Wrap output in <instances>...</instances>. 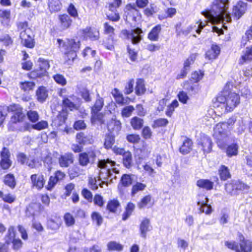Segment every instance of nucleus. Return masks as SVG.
Masks as SVG:
<instances>
[{"label": "nucleus", "mask_w": 252, "mask_h": 252, "mask_svg": "<svg viewBox=\"0 0 252 252\" xmlns=\"http://www.w3.org/2000/svg\"><path fill=\"white\" fill-rule=\"evenodd\" d=\"M53 78L57 84L62 86L66 84V80L63 75L56 74L53 76Z\"/></svg>", "instance_id": "obj_48"}, {"label": "nucleus", "mask_w": 252, "mask_h": 252, "mask_svg": "<svg viewBox=\"0 0 252 252\" xmlns=\"http://www.w3.org/2000/svg\"><path fill=\"white\" fill-rule=\"evenodd\" d=\"M11 11L9 9H0V19L1 23L7 26L10 20Z\"/></svg>", "instance_id": "obj_23"}, {"label": "nucleus", "mask_w": 252, "mask_h": 252, "mask_svg": "<svg viewBox=\"0 0 252 252\" xmlns=\"http://www.w3.org/2000/svg\"><path fill=\"white\" fill-rule=\"evenodd\" d=\"M134 83V80L131 79L126 83L125 86L124 93L128 94H131L133 91V85Z\"/></svg>", "instance_id": "obj_52"}, {"label": "nucleus", "mask_w": 252, "mask_h": 252, "mask_svg": "<svg viewBox=\"0 0 252 252\" xmlns=\"http://www.w3.org/2000/svg\"><path fill=\"white\" fill-rule=\"evenodd\" d=\"M73 162V155L72 153H65L59 158V163L62 167H67Z\"/></svg>", "instance_id": "obj_16"}, {"label": "nucleus", "mask_w": 252, "mask_h": 252, "mask_svg": "<svg viewBox=\"0 0 252 252\" xmlns=\"http://www.w3.org/2000/svg\"><path fill=\"white\" fill-rule=\"evenodd\" d=\"M197 144L204 153H210L212 150L213 143L211 138L205 134L201 135Z\"/></svg>", "instance_id": "obj_8"}, {"label": "nucleus", "mask_w": 252, "mask_h": 252, "mask_svg": "<svg viewBox=\"0 0 252 252\" xmlns=\"http://www.w3.org/2000/svg\"><path fill=\"white\" fill-rule=\"evenodd\" d=\"M143 33L142 30L140 28H136L130 30H123L122 31L121 35L124 39L130 40L132 43L136 44L142 39L141 34Z\"/></svg>", "instance_id": "obj_5"}, {"label": "nucleus", "mask_w": 252, "mask_h": 252, "mask_svg": "<svg viewBox=\"0 0 252 252\" xmlns=\"http://www.w3.org/2000/svg\"><path fill=\"white\" fill-rule=\"evenodd\" d=\"M203 76V72L201 70L195 71L191 74L190 81L194 83H197L202 79Z\"/></svg>", "instance_id": "obj_43"}, {"label": "nucleus", "mask_w": 252, "mask_h": 252, "mask_svg": "<svg viewBox=\"0 0 252 252\" xmlns=\"http://www.w3.org/2000/svg\"><path fill=\"white\" fill-rule=\"evenodd\" d=\"M36 96L38 101H45L48 96V92L44 87H40L36 91Z\"/></svg>", "instance_id": "obj_28"}, {"label": "nucleus", "mask_w": 252, "mask_h": 252, "mask_svg": "<svg viewBox=\"0 0 252 252\" xmlns=\"http://www.w3.org/2000/svg\"><path fill=\"white\" fill-rule=\"evenodd\" d=\"M59 20L61 24V27L63 30L68 28L71 25L72 20L70 16L66 14L60 15Z\"/></svg>", "instance_id": "obj_27"}, {"label": "nucleus", "mask_w": 252, "mask_h": 252, "mask_svg": "<svg viewBox=\"0 0 252 252\" xmlns=\"http://www.w3.org/2000/svg\"><path fill=\"white\" fill-rule=\"evenodd\" d=\"M247 8V4L240 1L233 8V14L236 19H239L245 12Z\"/></svg>", "instance_id": "obj_12"}, {"label": "nucleus", "mask_w": 252, "mask_h": 252, "mask_svg": "<svg viewBox=\"0 0 252 252\" xmlns=\"http://www.w3.org/2000/svg\"><path fill=\"white\" fill-rule=\"evenodd\" d=\"M240 252H251L252 251V243L250 240H245L241 234H239Z\"/></svg>", "instance_id": "obj_11"}, {"label": "nucleus", "mask_w": 252, "mask_h": 252, "mask_svg": "<svg viewBox=\"0 0 252 252\" xmlns=\"http://www.w3.org/2000/svg\"><path fill=\"white\" fill-rule=\"evenodd\" d=\"M236 90L231 83H227L223 90L213 99L214 108H225V110L235 109L240 103V96Z\"/></svg>", "instance_id": "obj_1"}, {"label": "nucleus", "mask_w": 252, "mask_h": 252, "mask_svg": "<svg viewBox=\"0 0 252 252\" xmlns=\"http://www.w3.org/2000/svg\"><path fill=\"white\" fill-rule=\"evenodd\" d=\"M103 114L100 111H92L91 121L92 123H95L97 122L100 124L104 123Z\"/></svg>", "instance_id": "obj_33"}, {"label": "nucleus", "mask_w": 252, "mask_h": 252, "mask_svg": "<svg viewBox=\"0 0 252 252\" xmlns=\"http://www.w3.org/2000/svg\"><path fill=\"white\" fill-rule=\"evenodd\" d=\"M27 115L28 119L32 122H35L39 119V116L36 111H28Z\"/></svg>", "instance_id": "obj_60"}, {"label": "nucleus", "mask_w": 252, "mask_h": 252, "mask_svg": "<svg viewBox=\"0 0 252 252\" xmlns=\"http://www.w3.org/2000/svg\"><path fill=\"white\" fill-rule=\"evenodd\" d=\"M196 55L195 54H191L189 57L185 61L184 63V67L185 69L189 70L190 65L193 63L196 59Z\"/></svg>", "instance_id": "obj_50"}, {"label": "nucleus", "mask_w": 252, "mask_h": 252, "mask_svg": "<svg viewBox=\"0 0 252 252\" xmlns=\"http://www.w3.org/2000/svg\"><path fill=\"white\" fill-rule=\"evenodd\" d=\"M48 7L51 12H56L60 11L62 4L59 0H48Z\"/></svg>", "instance_id": "obj_25"}, {"label": "nucleus", "mask_w": 252, "mask_h": 252, "mask_svg": "<svg viewBox=\"0 0 252 252\" xmlns=\"http://www.w3.org/2000/svg\"><path fill=\"white\" fill-rule=\"evenodd\" d=\"M107 248L109 251H122L123 246L115 241H111L108 243Z\"/></svg>", "instance_id": "obj_40"}, {"label": "nucleus", "mask_w": 252, "mask_h": 252, "mask_svg": "<svg viewBox=\"0 0 252 252\" xmlns=\"http://www.w3.org/2000/svg\"><path fill=\"white\" fill-rule=\"evenodd\" d=\"M196 185L199 188L211 190L213 188L214 183L208 179H202L197 181Z\"/></svg>", "instance_id": "obj_29"}, {"label": "nucleus", "mask_w": 252, "mask_h": 252, "mask_svg": "<svg viewBox=\"0 0 252 252\" xmlns=\"http://www.w3.org/2000/svg\"><path fill=\"white\" fill-rule=\"evenodd\" d=\"M76 140L80 144L83 145L92 144L93 142L92 135L86 134L83 132H80L77 134Z\"/></svg>", "instance_id": "obj_18"}, {"label": "nucleus", "mask_w": 252, "mask_h": 252, "mask_svg": "<svg viewBox=\"0 0 252 252\" xmlns=\"http://www.w3.org/2000/svg\"><path fill=\"white\" fill-rule=\"evenodd\" d=\"M126 9L127 10L125 11L126 21L128 22H136V18L139 14L138 10L131 4L127 6Z\"/></svg>", "instance_id": "obj_10"}, {"label": "nucleus", "mask_w": 252, "mask_h": 252, "mask_svg": "<svg viewBox=\"0 0 252 252\" xmlns=\"http://www.w3.org/2000/svg\"><path fill=\"white\" fill-rule=\"evenodd\" d=\"M31 179L32 187L38 190L43 188L45 182L43 175L32 174L31 176Z\"/></svg>", "instance_id": "obj_14"}, {"label": "nucleus", "mask_w": 252, "mask_h": 252, "mask_svg": "<svg viewBox=\"0 0 252 252\" xmlns=\"http://www.w3.org/2000/svg\"><path fill=\"white\" fill-rule=\"evenodd\" d=\"M142 135L145 139H150L152 136V131L149 126H145L142 131Z\"/></svg>", "instance_id": "obj_59"}, {"label": "nucleus", "mask_w": 252, "mask_h": 252, "mask_svg": "<svg viewBox=\"0 0 252 252\" xmlns=\"http://www.w3.org/2000/svg\"><path fill=\"white\" fill-rule=\"evenodd\" d=\"M123 164L124 166L127 168H129L132 166V155L130 152H126L123 155Z\"/></svg>", "instance_id": "obj_37"}, {"label": "nucleus", "mask_w": 252, "mask_h": 252, "mask_svg": "<svg viewBox=\"0 0 252 252\" xmlns=\"http://www.w3.org/2000/svg\"><path fill=\"white\" fill-rule=\"evenodd\" d=\"M161 31L160 25H157L151 30L148 35V38L151 41H157L159 39V34Z\"/></svg>", "instance_id": "obj_21"}, {"label": "nucleus", "mask_w": 252, "mask_h": 252, "mask_svg": "<svg viewBox=\"0 0 252 252\" xmlns=\"http://www.w3.org/2000/svg\"><path fill=\"white\" fill-rule=\"evenodd\" d=\"M115 142L114 136L111 134H108L106 136L104 146L106 149H110L112 148L113 145Z\"/></svg>", "instance_id": "obj_46"}, {"label": "nucleus", "mask_w": 252, "mask_h": 252, "mask_svg": "<svg viewBox=\"0 0 252 252\" xmlns=\"http://www.w3.org/2000/svg\"><path fill=\"white\" fill-rule=\"evenodd\" d=\"M137 205L140 209L152 206L153 204L151 203V196L150 195L145 196L138 203Z\"/></svg>", "instance_id": "obj_35"}, {"label": "nucleus", "mask_w": 252, "mask_h": 252, "mask_svg": "<svg viewBox=\"0 0 252 252\" xmlns=\"http://www.w3.org/2000/svg\"><path fill=\"white\" fill-rule=\"evenodd\" d=\"M103 44L104 46L107 49L112 50L114 49L113 45V37L110 36L103 41Z\"/></svg>", "instance_id": "obj_54"}, {"label": "nucleus", "mask_w": 252, "mask_h": 252, "mask_svg": "<svg viewBox=\"0 0 252 252\" xmlns=\"http://www.w3.org/2000/svg\"><path fill=\"white\" fill-rule=\"evenodd\" d=\"M225 246H226L228 249L235 251V252H240L239 250L238 244L235 241H225Z\"/></svg>", "instance_id": "obj_53"}, {"label": "nucleus", "mask_w": 252, "mask_h": 252, "mask_svg": "<svg viewBox=\"0 0 252 252\" xmlns=\"http://www.w3.org/2000/svg\"><path fill=\"white\" fill-rule=\"evenodd\" d=\"M205 26V24L200 21L199 23H197L194 26H190L186 29L182 31V33L185 35H187L193 31H195L197 33H200L201 30Z\"/></svg>", "instance_id": "obj_20"}, {"label": "nucleus", "mask_w": 252, "mask_h": 252, "mask_svg": "<svg viewBox=\"0 0 252 252\" xmlns=\"http://www.w3.org/2000/svg\"><path fill=\"white\" fill-rule=\"evenodd\" d=\"M10 153L9 150L3 147L1 152H0L1 160L0 165L1 168L3 169H8L12 164V161L10 159Z\"/></svg>", "instance_id": "obj_9"}, {"label": "nucleus", "mask_w": 252, "mask_h": 252, "mask_svg": "<svg viewBox=\"0 0 252 252\" xmlns=\"http://www.w3.org/2000/svg\"><path fill=\"white\" fill-rule=\"evenodd\" d=\"M202 197H204V199L202 200V201L199 200L197 202V205L199 207L200 212L201 213H205L207 215L210 214L212 212V209L211 205H208L209 199L204 196Z\"/></svg>", "instance_id": "obj_17"}, {"label": "nucleus", "mask_w": 252, "mask_h": 252, "mask_svg": "<svg viewBox=\"0 0 252 252\" xmlns=\"http://www.w3.org/2000/svg\"><path fill=\"white\" fill-rule=\"evenodd\" d=\"M99 35V32L95 29L87 28L83 30V36L86 39H90L93 41L96 40L98 39Z\"/></svg>", "instance_id": "obj_15"}, {"label": "nucleus", "mask_w": 252, "mask_h": 252, "mask_svg": "<svg viewBox=\"0 0 252 252\" xmlns=\"http://www.w3.org/2000/svg\"><path fill=\"white\" fill-rule=\"evenodd\" d=\"M139 228L141 236L145 239L146 238L147 233L150 231L152 229L150 220L147 218L144 219L141 221Z\"/></svg>", "instance_id": "obj_19"}, {"label": "nucleus", "mask_w": 252, "mask_h": 252, "mask_svg": "<svg viewBox=\"0 0 252 252\" xmlns=\"http://www.w3.org/2000/svg\"><path fill=\"white\" fill-rule=\"evenodd\" d=\"M58 181L59 180L54 176H51L49 178L46 189L49 190H51Z\"/></svg>", "instance_id": "obj_61"}, {"label": "nucleus", "mask_w": 252, "mask_h": 252, "mask_svg": "<svg viewBox=\"0 0 252 252\" xmlns=\"http://www.w3.org/2000/svg\"><path fill=\"white\" fill-rule=\"evenodd\" d=\"M104 33L107 34H109V36H112L114 34V28L108 23H105L103 25Z\"/></svg>", "instance_id": "obj_57"}, {"label": "nucleus", "mask_w": 252, "mask_h": 252, "mask_svg": "<svg viewBox=\"0 0 252 252\" xmlns=\"http://www.w3.org/2000/svg\"><path fill=\"white\" fill-rule=\"evenodd\" d=\"M29 32L27 31H22L20 33V37L23 45L32 48L34 46V42L32 36L30 34Z\"/></svg>", "instance_id": "obj_13"}, {"label": "nucleus", "mask_w": 252, "mask_h": 252, "mask_svg": "<svg viewBox=\"0 0 252 252\" xmlns=\"http://www.w3.org/2000/svg\"><path fill=\"white\" fill-rule=\"evenodd\" d=\"M66 51L65 52V58L68 61L73 62L77 57V52L80 48V42L74 39L68 40L65 43Z\"/></svg>", "instance_id": "obj_6"}, {"label": "nucleus", "mask_w": 252, "mask_h": 252, "mask_svg": "<svg viewBox=\"0 0 252 252\" xmlns=\"http://www.w3.org/2000/svg\"><path fill=\"white\" fill-rule=\"evenodd\" d=\"M135 208V205L132 203H128L126 208V211L123 215V220H125L131 215Z\"/></svg>", "instance_id": "obj_42"}, {"label": "nucleus", "mask_w": 252, "mask_h": 252, "mask_svg": "<svg viewBox=\"0 0 252 252\" xmlns=\"http://www.w3.org/2000/svg\"><path fill=\"white\" fill-rule=\"evenodd\" d=\"M92 219L95 221L97 226H100L103 222V218L101 215L97 212H93L91 215Z\"/></svg>", "instance_id": "obj_49"}, {"label": "nucleus", "mask_w": 252, "mask_h": 252, "mask_svg": "<svg viewBox=\"0 0 252 252\" xmlns=\"http://www.w3.org/2000/svg\"><path fill=\"white\" fill-rule=\"evenodd\" d=\"M14 112L11 117V120L14 123L22 121L25 117V115L23 113L22 111H12Z\"/></svg>", "instance_id": "obj_44"}, {"label": "nucleus", "mask_w": 252, "mask_h": 252, "mask_svg": "<svg viewBox=\"0 0 252 252\" xmlns=\"http://www.w3.org/2000/svg\"><path fill=\"white\" fill-rule=\"evenodd\" d=\"M127 140L131 143H138L140 140V136L138 134H129L126 137Z\"/></svg>", "instance_id": "obj_64"}, {"label": "nucleus", "mask_w": 252, "mask_h": 252, "mask_svg": "<svg viewBox=\"0 0 252 252\" xmlns=\"http://www.w3.org/2000/svg\"><path fill=\"white\" fill-rule=\"evenodd\" d=\"M131 125L135 130L140 129L143 125V120L137 117H134L131 120Z\"/></svg>", "instance_id": "obj_39"}, {"label": "nucleus", "mask_w": 252, "mask_h": 252, "mask_svg": "<svg viewBox=\"0 0 252 252\" xmlns=\"http://www.w3.org/2000/svg\"><path fill=\"white\" fill-rule=\"evenodd\" d=\"M228 6V0H216L210 10H206L202 13L207 22L212 24L224 21L229 23L231 21V18L227 11Z\"/></svg>", "instance_id": "obj_2"}, {"label": "nucleus", "mask_w": 252, "mask_h": 252, "mask_svg": "<svg viewBox=\"0 0 252 252\" xmlns=\"http://www.w3.org/2000/svg\"><path fill=\"white\" fill-rule=\"evenodd\" d=\"M135 88V93L138 95L144 94L146 91L144 81L142 79H138L136 81Z\"/></svg>", "instance_id": "obj_32"}, {"label": "nucleus", "mask_w": 252, "mask_h": 252, "mask_svg": "<svg viewBox=\"0 0 252 252\" xmlns=\"http://www.w3.org/2000/svg\"><path fill=\"white\" fill-rule=\"evenodd\" d=\"M116 162L111 160H99L97 167L101 168L99 172V177L104 180H109L112 182L113 179H116V174L119 173V170L115 168Z\"/></svg>", "instance_id": "obj_3"}, {"label": "nucleus", "mask_w": 252, "mask_h": 252, "mask_svg": "<svg viewBox=\"0 0 252 252\" xmlns=\"http://www.w3.org/2000/svg\"><path fill=\"white\" fill-rule=\"evenodd\" d=\"M35 84L32 82H25L21 84V88L24 91H29L33 89Z\"/></svg>", "instance_id": "obj_55"}, {"label": "nucleus", "mask_w": 252, "mask_h": 252, "mask_svg": "<svg viewBox=\"0 0 252 252\" xmlns=\"http://www.w3.org/2000/svg\"><path fill=\"white\" fill-rule=\"evenodd\" d=\"M252 37V33L251 31H247L245 35L242 36L241 40V46H245L247 42Z\"/></svg>", "instance_id": "obj_63"}, {"label": "nucleus", "mask_w": 252, "mask_h": 252, "mask_svg": "<svg viewBox=\"0 0 252 252\" xmlns=\"http://www.w3.org/2000/svg\"><path fill=\"white\" fill-rule=\"evenodd\" d=\"M239 146L235 143L229 145L226 149V154L229 157L237 156L238 153Z\"/></svg>", "instance_id": "obj_34"}, {"label": "nucleus", "mask_w": 252, "mask_h": 252, "mask_svg": "<svg viewBox=\"0 0 252 252\" xmlns=\"http://www.w3.org/2000/svg\"><path fill=\"white\" fill-rule=\"evenodd\" d=\"M132 178L131 176L128 174H124L121 179L122 184L124 187H128L132 184Z\"/></svg>", "instance_id": "obj_47"}, {"label": "nucleus", "mask_w": 252, "mask_h": 252, "mask_svg": "<svg viewBox=\"0 0 252 252\" xmlns=\"http://www.w3.org/2000/svg\"><path fill=\"white\" fill-rule=\"evenodd\" d=\"M4 182L5 185H7L12 189H13L16 185V182L14 177L13 175H6L4 179Z\"/></svg>", "instance_id": "obj_41"}, {"label": "nucleus", "mask_w": 252, "mask_h": 252, "mask_svg": "<svg viewBox=\"0 0 252 252\" xmlns=\"http://www.w3.org/2000/svg\"><path fill=\"white\" fill-rule=\"evenodd\" d=\"M46 73L42 71L41 69L40 70H36L32 71L30 73V77L32 79H36L37 78H41L45 76Z\"/></svg>", "instance_id": "obj_56"}, {"label": "nucleus", "mask_w": 252, "mask_h": 252, "mask_svg": "<svg viewBox=\"0 0 252 252\" xmlns=\"http://www.w3.org/2000/svg\"><path fill=\"white\" fill-rule=\"evenodd\" d=\"M81 104V99L74 95L68 97H64L63 100V107L66 108H68L70 110H78Z\"/></svg>", "instance_id": "obj_7"}, {"label": "nucleus", "mask_w": 252, "mask_h": 252, "mask_svg": "<svg viewBox=\"0 0 252 252\" xmlns=\"http://www.w3.org/2000/svg\"><path fill=\"white\" fill-rule=\"evenodd\" d=\"M37 63L40 69L46 73L47 70L50 67L49 61L43 58H39L38 59Z\"/></svg>", "instance_id": "obj_38"}, {"label": "nucleus", "mask_w": 252, "mask_h": 252, "mask_svg": "<svg viewBox=\"0 0 252 252\" xmlns=\"http://www.w3.org/2000/svg\"><path fill=\"white\" fill-rule=\"evenodd\" d=\"M192 149V141L187 138L184 142L182 146L180 148V152L184 155L189 153Z\"/></svg>", "instance_id": "obj_24"}, {"label": "nucleus", "mask_w": 252, "mask_h": 252, "mask_svg": "<svg viewBox=\"0 0 252 252\" xmlns=\"http://www.w3.org/2000/svg\"><path fill=\"white\" fill-rule=\"evenodd\" d=\"M120 207L119 201L117 200L113 199L109 201L107 205V209L110 212L113 213H117Z\"/></svg>", "instance_id": "obj_31"}, {"label": "nucleus", "mask_w": 252, "mask_h": 252, "mask_svg": "<svg viewBox=\"0 0 252 252\" xmlns=\"http://www.w3.org/2000/svg\"><path fill=\"white\" fill-rule=\"evenodd\" d=\"M219 174L221 180L225 181L231 177L229 170L225 165H221L219 169Z\"/></svg>", "instance_id": "obj_30"}, {"label": "nucleus", "mask_w": 252, "mask_h": 252, "mask_svg": "<svg viewBox=\"0 0 252 252\" xmlns=\"http://www.w3.org/2000/svg\"><path fill=\"white\" fill-rule=\"evenodd\" d=\"M67 111H59L57 117L55 118L53 122L55 125L60 126L65 123L67 119Z\"/></svg>", "instance_id": "obj_26"}, {"label": "nucleus", "mask_w": 252, "mask_h": 252, "mask_svg": "<svg viewBox=\"0 0 252 252\" xmlns=\"http://www.w3.org/2000/svg\"><path fill=\"white\" fill-rule=\"evenodd\" d=\"M67 11L70 16L73 18H76L78 16L77 10L72 3L69 5Z\"/></svg>", "instance_id": "obj_58"}, {"label": "nucleus", "mask_w": 252, "mask_h": 252, "mask_svg": "<svg viewBox=\"0 0 252 252\" xmlns=\"http://www.w3.org/2000/svg\"><path fill=\"white\" fill-rule=\"evenodd\" d=\"M99 154V151L96 150H91L87 152L80 153L78 157L79 165L82 166H87L89 164H93Z\"/></svg>", "instance_id": "obj_4"}, {"label": "nucleus", "mask_w": 252, "mask_h": 252, "mask_svg": "<svg viewBox=\"0 0 252 252\" xmlns=\"http://www.w3.org/2000/svg\"><path fill=\"white\" fill-rule=\"evenodd\" d=\"M220 53V48L217 45L213 44L210 49L206 53V58L209 60L216 59Z\"/></svg>", "instance_id": "obj_22"}, {"label": "nucleus", "mask_w": 252, "mask_h": 252, "mask_svg": "<svg viewBox=\"0 0 252 252\" xmlns=\"http://www.w3.org/2000/svg\"><path fill=\"white\" fill-rule=\"evenodd\" d=\"M0 42L5 46H8L12 42L10 37L7 34L0 36Z\"/></svg>", "instance_id": "obj_62"}, {"label": "nucleus", "mask_w": 252, "mask_h": 252, "mask_svg": "<svg viewBox=\"0 0 252 252\" xmlns=\"http://www.w3.org/2000/svg\"><path fill=\"white\" fill-rule=\"evenodd\" d=\"M168 121L165 119H159L155 120L152 125V127L154 128L165 126L168 124Z\"/></svg>", "instance_id": "obj_51"}, {"label": "nucleus", "mask_w": 252, "mask_h": 252, "mask_svg": "<svg viewBox=\"0 0 252 252\" xmlns=\"http://www.w3.org/2000/svg\"><path fill=\"white\" fill-rule=\"evenodd\" d=\"M225 189L228 193L232 196L238 194V192H236L235 181H231L230 182L226 183L225 185Z\"/></svg>", "instance_id": "obj_36"}, {"label": "nucleus", "mask_w": 252, "mask_h": 252, "mask_svg": "<svg viewBox=\"0 0 252 252\" xmlns=\"http://www.w3.org/2000/svg\"><path fill=\"white\" fill-rule=\"evenodd\" d=\"M146 187V185L145 184L139 182H137L132 187L131 191L132 195L133 196L138 191L143 190Z\"/></svg>", "instance_id": "obj_45"}]
</instances>
